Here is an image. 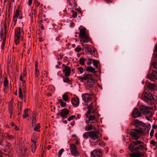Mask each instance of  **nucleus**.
<instances>
[{
  "label": "nucleus",
  "instance_id": "nucleus-10",
  "mask_svg": "<svg viewBox=\"0 0 157 157\" xmlns=\"http://www.w3.org/2000/svg\"><path fill=\"white\" fill-rule=\"evenodd\" d=\"M142 96L144 100L146 102L148 101V100H152L153 98L152 95L148 92H145Z\"/></svg>",
  "mask_w": 157,
  "mask_h": 157
},
{
  "label": "nucleus",
  "instance_id": "nucleus-57",
  "mask_svg": "<svg viewBox=\"0 0 157 157\" xmlns=\"http://www.w3.org/2000/svg\"><path fill=\"white\" fill-rule=\"evenodd\" d=\"M22 76L23 77H24V76H25L26 75V73H25V71H24L23 72V73H22Z\"/></svg>",
  "mask_w": 157,
  "mask_h": 157
},
{
  "label": "nucleus",
  "instance_id": "nucleus-46",
  "mask_svg": "<svg viewBox=\"0 0 157 157\" xmlns=\"http://www.w3.org/2000/svg\"><path fill=\"white\" fill-rule=\"evenodd\" d=\"M60 105L63 107H65L66 105V103L65 102L63 101L60 104Z\"/></svg>",
  "mask_w": 157,
  "mask_h": 157
},
{
  "label": "nucleus",
  "instance_id": "nucleus-33",
  "mask_svg": "<svg viewBox=\"0 0 157 157\" xmlns=\"http://www.w3.org/2000/svg\"><path fill=\"white\" fill-rule=\"evenodd\" d=\"M19 98H22L23 96L22 93V90L21 88H20L19 89Z\"/></svg>",
  "mask_w": 157,
  "mask_h": 157
},
{
  "label": "nucleus",
  "instance_id": "nucleus-49",
  "mask_svg": "<svg viewBox=\"0 0 157 157\" xmlns=\"http://www.w3.org/2000/svg\"><path fill=\"white\" fill-rule=\"evenodd\" d=\"M23 77L22 76V74H21L20 76V79L22 82L24 83L25 82V81L23 79Z\"/></svg>",
  "mask_w": 157,
  "mask_h": 157
},
{
  "label": "nucleus",
  "instance_id": "nucleus-34",
  "mask_svg": "<svg viewBox=\"0 0 157 157\" xmlns=\"http://www.w3.org/2000/svg\"><path fill=\"white\" fill-rule=\"evenodd\" d=\"M93 59L88 58L87 60V63L88 65H90L92 62Z\"/></svg>",
  "mask_w": 157,
  "mask_h": 157
},
{
  "label": "nucleus",
  "instance_id": "nucleus-39",
  "mask_svg": "<svg viewBox=\"0 0 157 157\" xmlns=\"http://www.w3.org/2000/svg\"><path fill=\"white\" fill-rule=\"evenodd\" d=\"M8 81L7 79L5 78V81L4 82V85L5 86H7Z\"/></svg>",
  "mask_w": 157,
  "mask_h": 157
},
{
  "label": "nucleus",
  "instance_id": "nucleus-5",
  "mask_svg": "<svg viewBox=\"0 0 157 157\" xmlns=\"http://www.w3.org/2000/svg\"><path fill=\"white\" fill-rule=\"evenodd\" d=\"M101 136L100 133L98 131H93L89 132V137L92 140L99 141V137Z\"/></svg>",
  "mask_w": 157,
  "mask_h": 157
},
{
  "label": "nucleus",
  "instance_id": "nucleus-6",
  "mask_svg": "<svg viewBox=\"0 0 157 157\" xmlns=\"http://www.w3.org/2000/svg\"><path fill=\"white\" fill-rule=\"evenodd\" d=\"M130 135L133 140L138 139L141 135V131L137 129H133L131 130L130 132Z\"/></svg>",
  "mask_w": 157,
  "mask_h": 157
},
{
  "label": "nucleus",
  "instance_id": "nucleus-7",
  "mask_svg": "<svg viewBox=\"0 0 157 157\" xmlns=\"http://www.w3.org/2000/svg\"><path fill=\"white\" fill-rule=\"evenodd\" d=\"M82 42L81 44L82 46H84L86 52H88L90 54L95 53V49L92 46L88 44H84Z\"/></svg>",
  "mask_w": 157,
  "mask_h": 157
},
{
  "label": "nucleus",
  "instance_id": "nucleus-1",
  "mask_svg": "<svg viewBox=\"0 0 157 157\" xmlns=\"http://www.w3.org/2000/svg\"><path fill=\"white\" fill-rule=\"evenodd\" d=\"M143 148V143L140 140L133 141L129 147V150L132 152L141 151Z\"/></svg>",
  "mask_w": 157,
  "mask_h": 157
},
{
  "label": "nucleus",
  "instance_id": "nucleus-58",
  "mask_svg": "<svg viewBox=\"0 0 157 157\" xmlns=\"http://www.w3.org/2000/svg\"><path fill=\"white\" fill-rule=\"evenodd\" d=\"M89 121H89V120H86L85 121V123L87 124H88L89 123Z\"/></svg>",
  "mask_w": 157,
  "mask_h": 157
},
{
  "label": "nucleus",
  "instance_id": "nucleus-13",
  "mask_svg": "<svg viewBox=\"0 0 157 157\" xmlns=\"http://www.w3.org/2000/svg\"><path fill=\"white\" fill-rule=\"evenodd\" d=\"M82 98L83 101L86 103H87L91 100V96L90 94L85 93L82 94Z\"/></svg>",
  "mask_w": 157,
  "mask_h": 157
},
{
  "label": "nucleus",
  "instance_id": "nucleus-48",
  "mask_svg": "<svg viewBox=\"0 0 157 157\" xmlns=\"http://www.w3.org/2000/svg\"><path fill=\"white\" fill-rule=\"evenodd\" d=\"M17 18L18 17H16L14 16L13 17V21H14V22H15V24L17 21Z\"/></svg>",
  "mask_w": 157,
  "mask_h": 157
},
{
  "label": "nucleus",
  "instance_id": "nucleus-40",
  "mask_svg": "<svg viewBox=\"0 0 157 157\" xmlns=\"http://www.w3.org/2000/svg\"><path fill=\"white\" fill-rule=\"evenodd\" d=\"M75 117V116L74 115H72L70 117H69L68 119L67 120L69 121H71Z\"/></svg>",
  "mask_w": 157,
  "mask_h": 157
},
{
  "label": "nucleus",
  "instance_id": "nucleus-26",
  "mask_svg": "<svg viewBox=\"0 0 157 157\" xmlns=\"http://www.w3.org/2000/svg\"><path fill=\"white\" fill-rule=\"evenodd\" d=\"M93 65L96 68H97L98 67V64L99 63V62L98 61L95 60L93 59Z\"/></svg>",
  "mask_w": 157,
  "mask_h": 157
},
{
  "label": "nucleus",
  "instance_id": "nucleus-54",
  "mask_svg": "<svg viewBox=\"0 0 157 157\" xmlns=\"http://www.w3.org/2000/svg\"><path fill=\"white\" fill-rule=\"evenodd\" d=\"M5 42H2L1 45L2 48H4V47Z\"/></svg>",
  "mask_w": 157,
  "mask_h": 157
},
{
  "label": "nucleus",
  "instance_id": "nucleus-45",
  "mask_svg": "<svg viewBox=\"0 0 157 157\" xmlns=\"http://www.w3.org/2000/svg\"><path fill=\"white\" fill-rule=\"evenodd\" d=\"M154 130L153 129H152L150 132V135L151 137H152L154 133Z\"/></svg>",
  "mask_w": 157,
  "mask_h": 157
},
{
  "label": "nucleus",
  "instance_id": "nucleus-25",
  "mask_svg": "<svg viewBox=\"0 0 157 157\" xmlns=\"http://www.w3.org/2000/svg\"><path fill=\"white\" fill-rule=\"evenodd\" d=\"M63 80L64 82L69 83L71 84V82L72 80L71 79H70L68 77H66L65 78L64 77L63 78Z\"/></svg>",
  "mask_w": 157,
  "mask_h": 157
},
{
  "label": "nucleus",
  "instance_id": "nucleus-3",
  "mask_svg": "<svg viewBox=\"0 0 157 157\" xmlns=\"http://www.w3.org/2000/svg\"><path fill=\"white\" fill-rule=\"evenodd\" d=\"M24 34V32L22 29L20 27L16 28L15 33V44L17 45L19 44L20 40L22 38Z\"/></svg>",
  "mask_w": 157,
  "mask_h": 157
},
{
  "label": "nucleus",
  "instance_id": "nucleus-59",
  "mask_svg": "<svg viewBox=\"0 0 157 157\" xmlns=\"http://www.w3.org/2000/svg\"><path fill=\"white\" fill-rule=\"evenodd\" d=\"M72 137H75L76 138H78V137H77L76 135H75V134H73V135H72Z\"/></svg>",
  "mask_w": 157,
  "mask_h": 157
},
{
  "label": "nucleus",
  "instance_id": "nucleus-27",
  "mask_svg": "<svg viewBox=\"0 0 157 157\" xmlns=\"http://www.w3.org/2000/svg\"><path fill=\"white\" fill-rule=\"evenodd\" d=\"M33 130L35 131H40V126L39 125V123H37L36 124V125L34 126Z\"/></svg>",
  "mask_w": 157,
  "mask_h": 157
},
{
  "label": "nucleus",
  "instance_id": "nucleus-24",
  "mask_svg": "<svg viewBox=\"0 0 157 157\" xmlns=\"http://www.w3.org/2000/svg\"><path fill=\"white\" fill-rule=\"evenodd\" d=\"M148 89L150 90H154L155 88V85L153 84L149 83L147 85Z\"/></svg>",
  "mask_w": 157,
  "mask_h": 157
},
{
  "label": "nucleus",
  "instance_id": "nucleus-19",
  "mask_svg": "<svg viewBox=\"0 0 157 157\" xmlns=\"http://www.w3.org/2000/svg\"><path fill=\"white\" fill-rule=\"evenodd\" d=\"M71 6L72 8L75 7L77 6L75 0H67Z\"/></svg>",
  "mask_w": 157,
  "mask_h": 157
},
{
  "label": "nucleus",
  "instance_id": "nucleus-41",
  "mask_svg": "<svg viewBox=\"0 0 157 157\" xmlns=\"http://www.w3.org/2000/svg\"><path fill=\"white\" fill-rule=\"evenodd\" d=\"M152 65L154 68L157 69V63L156 62H154L152 64Z\"/></svg>",
  "mask_w": 157,
  "mask_h": 157
},
{
  "label": "nucleus",
  "instance_id": "nucleus-50",
  "mask_svg": "<svg viewBox=\"0 0 157 157\" xmlns=\"http://www.w3.org/2000/svg\"><path fill=\"white\" fill-rule=\"evenodd\" d=\"M77 16V13L75 12L74 13L72 14V17L73 18H75Z\"/></svg>",
  "mask_w": 157,
  "mask_h": 157
},
{
  "label": "nucleus",
  "instance_id": "nucleus-35",
  "mask_svg": "<svg viewBox=\"0 0 157 157\" xmlns=\"http://www.w3.org/2000/svg\"><path fill=\"white\" fill-rule=\"evenodd\" d=\"M36 146L35 144H33L32 145V151L33 152H34L36 149Z\"/></svg>",
  "mask_w": 157,
  "mask_h": 157
},
{
  "label": "nucleus",
  "instance_id": "nucleus-44",
  "mask_svg": "<svg viewBox=\"0 0 157 157\" xmlns=\"http://www.w3.org/2000/svg\"><path fill=\"white\" fill-rule=\"evenodd\" d=\"M39 71L38 69H35V75L36 77H37L39 75Z\"/></svg>",
  "mask_w": 157,
  "mask_h": 157
},
{
  "label": "nucleus",
  "instance_id": "nucleus-30",
  "mask_svg": "<svg viewBox=\"0 0 157 157\" xmlns=\"http://www.w3.org/2000/svg\"><path fill=\"white\" fill-rule=\"evenodd\" d=\"M36 119L35 117L33 116V119L32 121V126L33 127H34V126L36 125Z\"/></svg>",
  "mask_w": 157,
  "mask_h": 157
},
{
  "label": "nucleus",
  "instance_id": "nucleus-61",
  "mask_svg": "<svg viewBox=\"0 0 157 157\" xmlns=\"http://www.w3.org/2000/svg\"><path fill=\"white\" fill-rule=\"evenodd\" d=\"M11 124L12 126H14L15 125V124L13 122H12L11 123Z\"/></svg>",
  "mask_w": 157,
  "mask_h": 157
},
{
  "label": "nucleus",
  "instance_id": "nucleus-31",
  "mask_svg": "<svg viewBox=\"0 0 157 157\" xmlns=\"http://www.w3.org/2000/svg\"><path fill=\"white\" fill-rule=\"evenodd\" d=\"M89 136V132H85L83 135V137L85 139H87L88 138Z\"/></svg>",
  "mask_w": 157,
  "mask_h": 157
},
{
  "label": "nucleus",
  "instance_id": "nucleus-18",
  "mask_svg": "<svg viewBox=\"0 0 157 157\" xmlns=\"http://www.w3.org/2000/svg\"><path fill=\"white\" fill-rule=\"evenodd\" d=\"M132 157H144V154L139 152H134L130 154Z\"/></svg>",
  "mask_w": 157,
  "mask_h": 157
},
{
  "label": "nucleus",
  "instance_id": "nucleus-11",
  "mask_svg": "<svg viewBox=\"0 0 157 157\" xmlns=\"http://www.w3.org/2000/svg\"><path fill=\"white\" fill-rule=\"evenodd\" d=\"M147 78L151 81H154L157 79V72L153 70L151 74H149L147 75Z\"/></svg>",
  "mask_w": 157,
  "mask_h": 157
},
{
  "label": "nucleus",
  "instance_id": "nucleus-36",
  "mask_svg": "<svg viewBox=\"0 0 157 157\" xmlns=\"http://www.w3.org/2000/svg\"><path fill=\"white\" fill-rule=\"evenodd\" d=\"M85 60L83 58H81L80 59L79 63L80 64L83 65L84 63Z\"/></svg>",
  "mask_w": 157,
  "mask_h": 157
},
{
  "label": "nucleus",
  "instance_id": "nucleus-53",
  "mask_svg": "<svg viewBox=\"0 0 157 157\" xmlns=\"http://www.w3.org/2000/svg\"><path fill=\"white\" fill-rule=\"evenodd\" d=\"M32 3V0H29L28 4L30 6Z\"/></svg>",
  "mask_w": 157,
  "mask_h": 157
},
{
  "label": "nucleus",
  "instance_id": "nucleus-14",
  "mask_svg": "<svg viewBox=\"0 0 157 157\" xmlns=\"http://www.w3.org/2000/svg\"><path fill=\"white\" fill-rule=\"evenodd\" d=\"M72 104L75 107H78L79 104V100L78 98L75 97L73 98L71 101Z\"/></svg>",
  "mask_w": 157,
  "mask_h": 157
},
{
  "label": "nucleus",
  "instance_id": "nucleus-56",
  "mask_svg": "<svg viewBox=\"0 0 157 157\" xmlns=\"http://www.w3.org/2000/svg\"><path fill=\"white\" fill-rule=\"evenodd\" d=\"M40 3H39L38 2H36L35 3L36 6H39L40 5Z\"/></svg>",
  "mask_w": 157,
  "mask_h": 157
},
{
  "label": "nucleus",
  "instance_id": "nucleus-22",
  "mask_svg": "<svg viewBox=\"0 0 157 157\" xmlns=\"http://www.w3.org/2000/svg\"><path fill=\"white\" fill-rule=\"evenodd\" d=\"M62 99L63 101L66 102H68L69 101V97L66 94H64L62 95Z\"/></svg>",
  "mask_w": 157,
  "mask_h": 157
},
{
  "label": "nucleus",
  "instance_id": "nucleus-21",
  "mask_svg": "<svg viewBox=\"0 0 157 157\" xmlns=\"http://www.w3.org/2000/svg\"><path fill=\"white\" fill-rule=\"evenodd\" d=\"M135 126L136 127H140L141 126H143L144 124L142 121L136 120L135 121Z\"/></svg>",
  "mask_w": 157,
  "mask_h": 157
},
{
  "label": "nucleus",
  "instance_id": "nucleus-9",
  "mask_svg": "<svg viewBox=\"0 0 157 157\" xmlns=\"http://www.w3.org/2000/svg\"><path fill=\"white\" fill-rule=\"evenodd\" d=\"M70 149L71 154L74 156H76L79 154L78 151L77 150V147L74 144H72L70 145Z\"/></svg>",
  "mask_w": 157,
  "mask_h": 157
},
{
  "label": "nucleus",
  "instance_id": "nucleus-29",
  "mask_svg": "<svg viewBox=\"0 0 157 157\" xmlns=\"http://www.w3.org/2000/svg\"><path fill=\"white\" fill-rule=\"evenodd\" d=\"M92 129V126L91 124H88L85 127V130L86 131H90Z\"/></svg>",
  "mask_w": 157,
  "mask_h": 157
},
{
  "label": "nucleus",
  "instance_id": "nucleus-63",
  "mask_svg": "<svg viewBox=\"0 0 157 157\" xmlns=\"http://www.w3.org/2000/svg\"><path fill=\"white\" fill-rule=\"evenodd\" d=\"M6 38L5 37L3 39V42H6Z\"/></svg>",
  "mask_w": 157,
  "mask_h": 157
},
{
  "label": "nucleus",
  "instance_id": "nucleus-42",
  "mask_svg": "<svg viewBox=\"0 0 157 157\" xmlns=\"http://www.w3.org/2000/svg\"><path fill=\"white\" fill-rule=\"evenodd\" d=\"M82 48L79 46L77 47L75 49V51L77 52H79L81 50Z\"/></svg>",
  "mask_w": 157,
  "mask_h": 157
},
{
  "label": "nucleus",
  "instance_id": "nucleus-51",
  "mask_svg": "<svg viewBox=\"0 0 157 157\" xmlns=\"http://www.w3.org/2000/svg\"><path fill=\"white\" fill-rule=\"evenodd\" d=\"M38 63L36 62H35V69H38Z\"/></svg>",
  "mask_w": 157,
  "mask_h": 157
},
{
  "label": "nucleus",
  "instance_id": "nucleus-52",
  "mask_svg": "<svg viewBox=\"0 0 157 157\" xmlns=\"http://www.w3.org/2000/svg\"><path fill=\"white\" fill-rule=\"evenodd\" d=\"M31 141L33 142V144H35V145H36V140H35H35H33V139H32L31 140Z\"/></svg>",
  "mask_w": 157,
  "mask_h": 157
},
{
  "label": "nucleus",
  "instance_id": "nucleus-43",
  "mask_svg": "<svg viewBox=\"0 0 157 157\" xmlns=\"http://www.w3.org/2000/svg\"><path fill=\"white\" fill-rule=\"evenodd\" d=\"M78 69L79 71L80 72V73L82 74L83 72V69L82 67H79L78 68Z\"/></svg>",
  "mask_w": 157,
  "mask_h": 157
},
{
  "label": "nucleus",
  "instance_id": "nucleus-55",
  "mask_svg": "<svg viewBox=\"0 0 157 157\" xmlns=\"http://www.w3.org/2000/svg\"><path fill=\"white\" fill-rule=\"evenodd\" d=\"M154 57H155L156 59V60H157V53H154Z\"/></svg>",
  "mask_w": 157,
  "mask_h": 157
},
{
  "label": "nucleus",
  "instance_id": "nucleus-28",
  "mask_svg": "<svg viewBox=\"0 0 157 157\" xmlns=\"http://www.w3.org/2000/svg\"><path fill=\"white\" fill-rule=\"evenodd\" d=\"M89 121H96V118L95 116L93 115H90L88 117Z\"/></svg>",
  "mask_w": 157,
  "mask_h": 157
},
{
  "label": "nucleus",
  "instance_id": "nucleus-15",
  "mask_svg": "<svg viewBox=\"0 0 157 157\" xmlns=\"http://www.w3.org/2000/svg\"><path fill=\"white\" fill-rule=\"evenodd\" d=\"M63 72L65 73V76L66 77H68L71 73V68L68 66H65L63 70Z\"/></svg>",
  "mask_w": 157,
  "mask_h": 157
},
{
  "label": "nucleus",
  "instance_id": "nucleus-62",
  "mask_svg": "<svg viewBox=\"0 0 157 157\" xmlns=\"http://www.w3.org/2000/svg\"><path fill=\"white\" fill-rule=\"evenodd\" d=\"M59 103L60 104L62 102H63V101L62 100V99H59Z\"/></svg>",
  "mask_w": 157,
  "mask_h": 157
},
{
  "label": "nucleus",
  "instance_id": "nucleus-20",
  "mask_svg": "<svg viewBox=\"0 0 157 157\" xmlns=\"http://www.w3.org/2000/svg\"><path fill=\"white\" fill-rule=\"evenodd\" d=\"M86 70L87 71L93 73L94 74L96 75L97 71H95V69L91 67H86Z\"/></svg>",
  "mask_w": 157,
  "mask_h": 157
},
{
  "label": "nucleus",
  "instance_id": "nucleus-32",
  "mask_svg": "<svg viewBox=\"0 0 157 157\" xmlns=\"http://www.w3.org/2000/svg\"><path fill=\"white\" fill-rule=\"evenodd\" d=\"M93 108V103L92 102L91 103L90 105L88 106V113H90L91 112V110L92 109V108Z\"/></svg>",
  "mask_w": 157,
  "mask_h": 157
},
{
  "label": "nucleus",
  "instance_id": "nucleus-38",
  "mask_svg": "<svg viewBox=\"0 0 157 157\" xmlns=\"http://www.w3.org/2000/svg\"><path fill=\"white\" fill-rule=\"evenodd\" d=\"M14 16L17 17L18 18H19L21 19H22V17L20 16L19 11L18 10H16Z\"/></svg>",
  "mask_w": 157,
  "mask_h": 157
},
{
  "label": "nucleus",
  "instance_id": "nucleus-16",
  "mask_svg": "<svg viewBox=\"0 0 157 157\" xmlns=\"http://www.w3.org/2000/svg\"><path fill=\"white\" fill-rule=\"evenodd\" d=\"M69 110L66 108H64L62 109L61 112L59 113L61 116L63 117H67V115L69 113Z\"/></svg>",
  "mask_w": 157,
  "mask_h": 157
},
{
  "label": "nucleus",
  "instance_id": "nucleus-37",
  "mask_svg": "<svg viewBox=\"0 0 157 157\" xmlns=\"http://www.w3.org/2000/svg\"><path fill=\"white\" fill-rule=\"evenodd\" d=\"M64 149H61L58 153V156L59 157H61V155L64 151Z\"/></svg>",
  "mask_w": 157,
  "mask_h": 157
},
{
  "label": "nucleus",
  "instance_id": "nucleus-17",
  "mask_svg": "<svg viewBox=\"0 0 157 157\" xmlns=\"http://www.w3.org/2000/svg\"><path fill=\"white\" fill-rule=\"evenodd\" d=\"M133 117L134 118H138L141 116V113L137 109H135L132 113Z\"/></svg>",
  "mask_w": 157,
  "mask_h": 157
},
{
  "label": "nucleus",
  "instance_id": "nucleus-2",
  "mask_svg": "<svg viewBox=\"0 0 157 157\" xmlns=\"http://www.w3.org/2000/svg\"><path fill=\"white\" fill-rule=\"evenodd\" d=\"M78 29L80 30L79 36L81 39L80 42L85 43L88 42L90 40L88 35L86 32V29L85 27L80 29V27H79Z\"/></svg>",
  "mask_w": 157,
  "mask_h": 157
},
{
  "label": "nucleus",
  "instance_id": "nucleus-47",
  "mask_svg": "<svg viewBox=\"0 0 157 157\" xmlns=\"http://www.w3.org/2000/svg\"><path fill=\"white\" fill-rule=\"evenodd\" d=\"M150 143L153 146H155L156 144V143L154 140H152L150 141Z\"/></svg>",
  "mask_w": 157,
  "mask_h": 157
},
{
  "label": "nucleus",
  "instance_id": "nucleus-12",
  "mask_svg": "<svg viewBox=\"0 0 157 157\" xmlns=\"http://www.w3.org/2000/svg\"><path fill=\"white\" fill-rule=\"evenodd\" d=\"M102 155V152L100 150L96 149L91 153V157H100Z\"/></svg>",
  "mask_w": 157,
  "mask_h": 157
},
{
  "label": "nucleus",
  "instance_id": "nucleus-8",
  "mask_svg": "<svg viewBox=\"0 0 157 157\" xmlns=\"http://www.w3.org/2000/svg\"><path fill=\"white\" fill-rule=\"evenodd\" d=\"M148 108L145 105H142L140 108V111L144 115H147L151 117L152 115V113L148 109Z\"/></svg>",
  "mask_w": 157,
  "mask_h": 157
},
{
  "label": "nucleus",
  "instance_id": "nucleus-64",
  "mask_svg": "<svg viewBox=\"0 0 157 157\" xmlns=\"http://www.w3.org/2000/svg\"><path fill=\"white\" fill-rule=\"evenodd\" d=\"M155 137L157 139V133L155 135Z\"/></svg>",
  "mask_w": 157,
  "mask_h": 157
},
{
  "label": "nucleus",
  "instance_id": "nucleus-60",
  "mask_svg": "<svg viewBox=\"0 0 157 157\" xmlns=\"http://www.w3.org/2000/svg\"><path fill=\"white\" fill-rule=\"evenodd\" d=\"M155 52H157V46H156L155 47Z\"/></svg>",
  "mask_w": 157,
  "mask_h": 157
},
{
  "label": "nucleus",
  "instance_id": "nucleus-23",
  "mask_svg": "<svg viewBox=\"0 0 157 157\" xmlns=\"http://www.w3.org/2000/svg\"><path fill=\"white\" fill-rule=\"evenodd\" d=\"M29 110L28 109H26L24 111V114L23 115V117L24 118H25L29 116L28 113Z\"/></svg>",
  "mask_w": 157,
  "mask_h": 157
},
{
  "label": "nucleus",
  "instance_id": "nucleus-4",
  "mask_svg": "<svg viewBox=\"0 0 157 157\" xmlns=\"http://www.w3.org/2000/svg\"><path fill=\"white\" fill-rule=\"evenodd\" d=\"M92 75L91 74H86L82 77H79V79L81 81L83 80H87V86L89 87H92L94 84V81L92 78Z\"/></svg>",
  "mask_w": 157,
  "mask_h": 157
}]
</instances>
